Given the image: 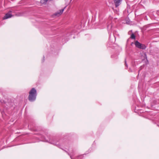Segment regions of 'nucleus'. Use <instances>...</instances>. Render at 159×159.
<instances>
[{"mask_svg": "<svg viewBox=\"0 0 159 159\" xmlns=\"http://www.w3.org/2000/svg\"><path fill=\"white\" fill-rule=\"evenodd\" d=\"M28 99L30 102L34 101L36 99L37 96V91L36 89L32 88L29 92Z\"/></svg>", "mask_w": 159, "mask_h": 159, "instance_id": "f257e3e1", "label": "nucleus"}, {"mask_svg": "<svg viewBox=\"0 0 159 159\" xmlns=\"http://www.w3.org/2000/svg\"><path fill=\"white\" fill-rule=\"evenodd\" d=\"M42 141L48 142L51 144L57 146L58 148H61L60 145L59 144V142L57 141V140L56 139H54L52 140L51 139L47 140L44 139H43Z\"/></svg>", "mask_w": 159, "mask_h": 159, "instance_id": "f03ea898", "label": "nucleus"}, {"mask_svg": "<svg viewBox=\"0 0 159 159\" xmlns=\"http://www.w3.org/2000/svg\"><path fill=\"white\" fill-rule=\"evenodd\" d=\"M135 44L136 46L139 48L143 49H145L146 48V47L144 45H142L137 41H135Z\"/></svg>", "mask_w": 159, "mask_h": 159, "instance_id": "7ed1b4c3", "label": "nucleus"}, {"mask_svg": "<svg viewBox=\"0 0 159 159\" xmlns=\"http://www.w3.org/2000/svg\"><path fill=\"white\" fill-rule=\"evenodd\" d=\"M12 12V11H9L7 13L5 14V16L3 17V19L5 20L10 18L13 16V15L11 14Z\"/></svg>", "mask_w": 159, "mask_h": 159, "instance_id": "20e7f679", "label": "nucleus"}, {"mask_svg": "<svg viewBox=\"0 0 159 159\" xmlns=\"http://www.w3.org/2000/svg\"><path fill=\"white\" fill-rule=\"evenodd\" d=\"M114 3L116 7L120 4L121 0H114Z\"/></svg>", "mask_w": 159, "mask_h": 159, "instance_id": "39448f33", "label": "nucleus"}, {"mask_svg": "<svg viewBox=\"0 0 159 159\" xmlns=\"http://www.w3.org/2000/svg\"><path fill=\"white\" fill-rule=\"evenodd\" d=\"M112 25L111 24L107 25V29L109 33H111Z\"/></svg>", "mask_w": 159, "mask_h": 159, "instance_id": "423d86ee", "label": "nucleus"}, {"mask_svg": "<svg viewBox=\"0 0 159 159\" xmlns=\"http://www.w3.org/2000/svg\"><path fill=\"white\" fill-rule=\"evenodd\" d=\"M64 8H63L62 9H61L59 11L56 13V15H57L58 14L59 15H61L63 12V11H64Z\"/></svg>", "mask_w": 159, "mask_h": 159, "instance_id": "0eeeda50", "label": "nucleus"}, {"mask_svg": "<svg viewBox=\"0 0 159 159\" xmlns=\"http://www.w3.org/2000/svg\"><path fill=\"white\" fill-rule=\"evenodd\" d=\"M130 38L132 39H135V36L134 34H132L131 35Z\"/></svg>", "mask_w": 159, "mask_h": 159, "instance_id": "6e6552de", "label": "nucleus"}, {"mask_svg": "<svg viewBox=\"0 0 159 159\" xmlns=\"http://www.w3.org/2000/svg\"><path fill=\"white\" fill-rule=\"evenodd\" d=\"M125 66H126L127 67V65L126 64V62L125 61Z\"/></svg>", "mask_w": 159, "mask_h": 159, "instance_id": "1a4fd4ad", "label": "nucleus"}, {"mask_svg": "<svg viewBox=\"0 0 159 159\" xmlns=\"http://www.w3.org/2000/svg\"><path fill=\"white\" fill-rule=\"evenodd\" d=\"M113 33L114 36V37H115V34H114V32H113Z\"/></svg>", "mask_w": 159, "mask_h": 159, "instance_id": "9d476101", "label": "nucleus"}]
</instances>
